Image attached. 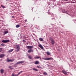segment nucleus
<instances>
[{"instance_id": "1", "label": "nucleus", "mask_w": 76, "mask_h": 76, "mask_svg": "<svg viewBox=\"0 0 76 76\" xmlns=\"http://www.w3.org/2000/svg\"><path fill=\"white\" fill-rule=\"evenodd\" d=\"M15 49L16 50H15L16 51H17V52L19 51L20 49V46H19V45H15Z\"/></svg>"}, {"instance_id": "2", "label": "nucleus", "mask_w": 76, "mask_h": 76, "mask_svg": "<svg viewBox=\"0 0 76 76\" xmlns=\"http://www.w3.org/2000/svg\"><path fill=\"white\" fill-rule=\"evenodd\" d=\"M24 72V71H20L17 75H15L14 73H13L12 74L11 76H18L20 74V73H22V72Z\"/></svg>"}, {"instance_id": "3", "label": "nucleus", "mask_w": 76, "mask_h": 76, "mask_svg": "<svg viewBox=\"0 0 76 76\" xmlns=\"http://www.w3.org/2000/svg\"><path fill=\"white\" fill-rule=\"evenodd\" d=\"M50 39L51 41V43L52 45H54V44L55 43V41H54V39L51 38V37L50 38Z\"/></svg>"}, {"instance_id": "4", "label": "nucleus", "mask_w": 76, "mask_h": 76, "mask_svg": "<svg viewBox=\"0 0 76 76\" xmlns=\"http://www.w3.org/2000/svg\"><path fill=\"white\" fill-rule=\"evenodd\" d=\"M43 59L45 60H51L52 61L53 60V58H43Z\"/></svg>"}, {"instance_id": "5", "label": "nucleus", "mask_w": 76, "mask_h": 76, "mask_svg": "<svg viewBox=\"0 0 76 76\" xmlns=\"http://www.w3.org/2000/svg\"><path fill=\"white\" fill-rule=\"evenodd\" d=\"M25 62L24 61H18L15 64V65H18V64H22V63H24Z\"/></svg>"}, {"instance_id": "6", "label": "nucleus", "mask_w": 76, "mask_h": 76, "mask_svg": "<svg viewBox=\"0 0 76 76\" xmlns=\"http://www.w3.org/2000/svg\"><path fill=\"white\" fill-rule=\"evenodd\" d=\"M34 47L33 46H26V48L27 49H31V48H32Z\"/></svg>"}, {"instance_id": "7", "label": "nucleus", "mask_w": 76, "mask_h": 76, "mask_svg": "<svg viewBox=\"0 0 76 76\" xmlns=\"http://www.w3.org/2000/svg\"><path fill=\"white\" fill-rule=\"evenodd\" d=\"M2 42H4V43H7V42H9V40H3L2 41Z\"/></svg>"}, {"instance_id": "8", "label": "nucleus", "mask_w": 76, "mask_h": 76, "mask_svg": "<svg viewBox=\"0 0 76 76\" xmlns=\"http://www.w3.org/2000/svg\"><path fill=\"white\" fill-rule=\"evenodd\" d=\"M33 50L32 49H30L28 50V52L29 53H32V52H33Z\"/></svg>"}, {"instance_id": "9", "label": "nucleus", "mask_w": 76, "mask_h": 76, "mask_svg": "<svg viewBox=\"0 0 76 76\" xmlns=\"http://www.w3.org/2000/svg\"><path fill=\"white\" fill-rule=\"evenodd\" d=\"M28 57V58H29V59H30V60L32 59V58H33L32 56L31 55H29Z\"/></svg>"}, {"instance_id": "10", "label": "nucleus", "mask_w": 76, "mask_h": 76, "mask_svg": "<svg viewBox=\"0 0 76 76\" xmlns=\"http://www.w3.org/2000/svg\"><path fill=\"white\" fill-rule=\"evenodd\" d=\"M38 46L39 47L41 48V49H42V50H43V49H44V48H43V47H42V45H39Z\"/></svg>"}, {"instance_id": "11", "label": "nucleus", "mask_w": 76, "mask_h": 76, "mask_svg": "<svg viewBox=\"0 0 76 76\" xmlns=\"http://www.w3.org/2000/svg\"><path fill=\"white\" fill-rule=\"evenodd\" d=\"M7 62H10V61H11V62H12V61H13V60H12L11 59L9 60V58H7Z\"/></svg>"}, {"instance_id": "12", "label": "nucleus", "mask_w": 76, "mask_h": 76, "mask_svg": "<svg viewBox=\"0 0 76 76\" xmlns=\"http://www.w3.org/2000/svg\"><path fill=\"white\" fill-rule=\"evenodd\" d=\"M39 63V61H36L34 62V64H38Z\"/></svg>"}, {"instance_id": "13", "label": "nucleus", "mask_w": 76, "mask_h": 76, "mask_svg": "<svg viewBox=\"0 0 76 76\" xmlns=\"http://www.w3.org/2000/svg\"><path fill=\"white\" fill-rule=\"evenodd\" d=\"M4 54H1L0 55V58H3L4 57Z\"/></svg>"}, {"instance_id": "14", "label": "nucleus", "mask_w": 76, "mask_h": 76, "mask_svg": "<svg viewBox=\"0 0 76 76\" xmlns=\"http://www.w3.org/2000/svg\"><path fill=\"white\" fill-rule=\"evenodd\" d=\"M0 72L2 74H3L4 73V70L2 69L0 70Z\"/></svg>"}, {"instance_id": "15", "label": "nucleus", "mask_w": 76, "mask_h": 76, "mask_svg": "<svg viewBox=\"0 0 76 76\" xmlns=\"http://www.w3.org/2000/svg\"><path fill=\"white\" fill-rule=\"evenodd\" d=\"M62 72L64 73V74H65V75H67V72L63 70L62 71Z\"/></svg>"}, {"instance_id": "16", "label": "nucleus", "mask_w": 76, "mask_h": 76, "mask_svg": "<svg viewBox=\"0 0 76 76\" xmlns=\"http://www.w3.org/2000/svg\"><path fill=\"white\" fill-rule=\"evenodd\" d=\"M39 41H43V38H39Z\"/></svg>"}, {"instance_id": "17", "label": "nucleus", "mask_w": 76, "mask_h": 76, "mask_svg": "<svg viewBox=\"0 0 76 76\" xmlns=\"http://www.w3.org/2000/svg\"><path fill=\"white\" fill-rule=\"evenodd\" d=\"M33 70H34V71H36V72H38V70L35 68H33Z\"/></svg>"}, {"instance_id": "18", "label": "nucleus", "mask_w": 76, "mask_h": 76, "mask_svg": "<svg viewBox=\"0 0 76 76\" xmlns=\"http://www.w3.org/2000/svg\"><path fill=\"white\" fill-rule=\"evenodd\" d=\"M13 49H12L8 50V52H9V53H11V52H12V51H13Z\"/></svg>"}, {"instance_id": "19", "label": "nucleus", "mask_w": 76, "mask_h": 76, "mask_svg": "<svg viewBox=\"0 0 76 76\" xmlns=\"http://www.w3.org/2000/svg\"><path fill=\"white\" fill-rule=\"evenodd\" d=\"M46 53L47 55H50V53L49 52H47Z\"/></svg>"}, {"instance_id": "20", "label": "nucleus", "mask_w": 76, "mask_h": 76, "mask_svg": "<svg viewBox=\"0 0 76 76\" xmlns=\"http://www.w3.org/2000/svg\"><path fill=\"white\" fill-rule=\"evenodd\" d=\"M20 27V25L18 24L16 26V28H19Z\"/></svg>"}, {"instance_id": "21", "label": "nucleus", "mask_w": 76, "mask_h": 76, "mask_svg": "<svg viewBox=\"0 0 76 76\" xmlns=\"http://www.w3.org/2000/svg\"><path fill=\"white\" fill-rule=\"evenodd\" d=\"M9 68H10V69H13V68H12V66H9Z\"/></svg>"}, {"instance_id": "22", "label": "nucleus", "mask_w": 76, "mask_h": 76, "mask_svg": "<svg viewBox=\"0 0 76 76\" xmlns=\"http://www.w3.org/2000/svg\"><path fill=\"white\" fill-rule=\"evenodd\" d=\"M43 74L44 75H47V73L46 72H43Z\"/></svg>"}, {"instance_id": "23", "label": "nucleus", "mask_w": 76, "mask_h": 76, "mask_svg": "<svg viewBox=\"0 0 76 76\" xmlns=\"http://www.w3.org/2000/svg\"><path fill=\"white\" fill-rule=\"evenodd\" d=\"M34 58H39V57H38V56H36V57H34Z\"/></svg>"}, {"instance_id": "24", "label": "nucleus", "mask_w": 76, "mask_h": 76, "mask_svg": "<svg viewBox=\"0 0 76 76\" xmlns=\"http://www.w3.org/2000/svg\"><path fill=\"white\" fill-rule=\"evenodd\" d=\"M8 33V31H5L4 32V34H7Z\"/></svg>"}, {"instance_id": "25", "label": "nucleus", "mask_w": 76, "mask_h": 76, "mask_svg": "<svg viewBox=\"0 0 76 76\" xmlns=\"http://www.w3.org/2000/svg\"><path fill=\"white\" fill-rule=\"evenodd\" d=\"M1 7H2V8H5V6H3V5H1Z\"/></svg>"}, {"instance_id": "26", "label": "nucleus", "mask_w": 76, "mask_h": 76, "mask_svg": "<svg viewBox=\"0 0 76 76\" xmlns=\"http://www.w3.org/2000/svg\"><path fill=\"white\" fill-rule=\"evenodd\" d=\"M1 50H2V48H0V52H1Z\"/></svg>"}, {"instance_id": "27", "label": "nucleus", "mask_w": 76, "mask_h": 76, "mask_svg": "<svg viewBox=\"0 0 76 76\" xmlns=\"http://www.w3.org/2000/svg\"><path fill=\"white\" fill-rule=\"evenodd\" d=\"M48 13L49 15H51V13L50 12H48Z\"/></svg>"}, {"instance_id": "28", "label": "nucleus", "mask_w": 76, "mask_h": 76, "mask_svg": "<svg viewBox=\"0 0 76 76\" xmlns=\"http://www.w3.org/2000/svg\"><path fill=\"white\" fill-rule=\"evenodd\" d=\"M37 67H38V69H39V68H41V67H39L38 66H37Z\"/></svg>"}, {"instance_id": "29", "label": "nucleus", "mask_w": 76, "mask_h": 76, "mask_svg": "<svg viewBox=\"0 0 76 76\" xmlns=\"http://www.w3.org/2000/svg\"><path fill=\"white\" fill-rule=\"evenodd\" d=\"M1 45H2V46H4V44H1Z\"/></svg>"}, {"instance_id": "30", "label": "nucleus", "mask_w": 76, "mask_h": 76, "mask_svg": "<svg viewBox=\"0 0 76 76\" xmlns=\"http://www.w3.org/2000/svg\"><path fill=\"white\" fill-rule=\"evenodd\" d=\"M11 18H15V16H12L11 17Z\"/></svg>"}, {"instance_id": "31", "label": "nucleus", "mask_w": 76, "mask_h": 76, "mask_svg": "<svg viewBox=\"0 0 76 76\" xmlns=\"http://www.w3.org/2000/svg\"><path fill=\"white\" fill-rule=\"evenodd\" d=\"M23 42H25V40H23Z\"/></svg>"}, {"instance_id": "32", "label": "nucleus", "mask_w": 76, "mask_h": 76, "mask_svg": "<svg viewBox=\"0 0 76 76\" xmlns=\"http://www.w3.org/2000/svg\"><path fill=\"white\" fill-rule=\"evenodd\" d=\"M24 21L25 22H26V20H25Z\"/></svg>"}, {"instance_id": "33", "label": "nucleus", "mask_w": 76, "mask_h": 76, "mask_svg": "<svg viewBox=\"0 0 76 76\" xmlns=\"http://www.w3.org/2000/svg\"><path fill=\"white\" fill-rule=\"evenodd\" d=\"M50 10H49L48 11V12H50Z\"/></svg>"}, {"instance_id": "34", "label": "nucleus", "mask_w": 76, "mask_h": 76, "mask_svg": "<svg viewBox=\"0 0 76 76\" xmlns=\"http://www.w3.org/2000/svg\"><path fill=\"white\" fill-rule=\"evenodd\" d=\"M38 76H39V75H38Z\"/></svg>"}]
</instances>
